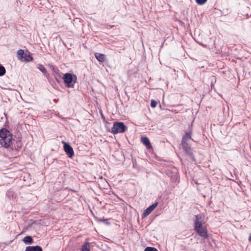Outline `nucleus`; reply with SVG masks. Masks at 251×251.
<instances>
[{"instance_id": "f257e3e1", "label": "nucleus", "mask_w": 251, "mask_h": 251, "mask_svg": "<svg viewBox=\"0 0 251 251\" xmlns=\"http://www.w3.org/2000/svg\"><path fill=\"white\" fill-rule=\"evenodd\" d=\"M204 222L203 218L201 215L195 216L194 220V229L199 236L203 238L208 237L207 231L206 227L204 226Z\"/></svg>"}, {"instance_id": "f03ea898", "label": "nucleus", "mask_w": 251, "mask_h": 251, "mask_svg": "<svg viewBox=\"0 0 251 251\" xmlns=\"http://www.w3.org/2000/svg\"><path fill=\"white\" fill-rule=\"evenodd\" d=\"M12 135L6 129L0 130V144L5 148H8L12 144Z\"/></svg>"}, {"instance_id": "7ed1b4c3", "label": "nucleus", "mask_w": 251, "mask_h": 251, "mask_svg": "<svg viewBox=\"0 0 251 251\" xmlns=\"http://www.w3.org/2000/svg\"><path fill=\"white\" fill-rule=\"evenodd\" d=\"M126 129L127 127L124 125V123L115 122L111 128V132L113 134L123 133Z\"/></svg>"}, {"instance_id": "20e7f679", "label": "nucleus", "mask_w": 251, "mask_h": 251, "mask_svg": "<svg viewBox=\"0 0 251 251\" xmlns=\"http://www.w3.org/2000/svg\"><path fill=\"white\" fill-rule=\"evenodd\" d=\"M65 84L68 87H73L75 81L74 80L73 75L70 73H66L63 77Z\"/></svg>"}, {"instance_id": "39448f33", "label": "nucleus", "mask_w": 251, "mask_h": 251, "mask_svg": "<svg viewBox=\"0 0 251 251\" xmlns=\"http://www.w3.org/2000/svg\"><path fill=\"white\" fill-rule=\"evenodd\" d=\"M62 143L64 145V150L66 154L69 157L72 158L74 155V152L73 148L69 143L64 141H63Z\"/></svg>"}, {"instance_id": "423d86ee", "label": "nucleus", "mask_w": 251, "mask_h": 251, "mask_svg": "<svg viewBox=\"0 0 251 251\" xmlns=\"http://www.w3.org/2000/svg\"><path fill=\"white\" fill-rule=\"evenodd\" d=\"M181 145L183 149L185 151V152L190 156L192 160L195 161V159L193 155L192 149H191L189 143H181Z\"/></svg>"}, {"instance_id": "0eeeda50", "label": "nucleus", "mask_w": 251, "mask_h": 251, "mask_svg": "<svg viewBox=\"0 0 251 251\" xmlns=\"http://www.w3.org/2000/svg\"><path fill=\"white\" fill-rule=\"evenodd\" d=\"M157 205L158 202H156L148 207L146 210H144L142 214V217L144 218L148 216L154 209Z\"/></svg>"}, {"instance_id": "6e6552de", "label": "nucleus", "mask_w": 251, "mask_h": 251, "mask_svg": "<svg viewBox=\"0 0 251 251\" xmlns=\"http://www.w3.org/2000/svg\"><path fill=\"white\" fill-rule=\"evenodd\" d=\"M192 130L190 129L189 131L186 132V133L183 136L182 138L181 143H188V140L192 139Z\"/></svg>"}, {"instance_id": "1a4fd4ad", "label": "nucleus", "mask_w": 251, "mask_h": 251, "mask_svg": "<svg viewBox=\"0 0 251 251\" xmlns=\"http://www.w3.org/2000/svg\"><path fill=\"white\" fill-rule=\"evenodd\" d=\"M48 67L50 68V69L52 71V72L54 73V75H55V77L56 76H60V72L58 69L57 68L55 67L54 66L52 65H49Z\"/></svg>"}, {"instance_id": "9d476101", "label": "nucleus", "mask_w": 251, "mask_h": 251, "mask_svg": "<svg viewBox=\"0 0 251 251\" xmlns=\"http://www.w3.org/2000/svg\"><path fill=\"white\" fill-rule=\"evenodd\" d=\"M141 141L143 144L146 146L148 149H151L152 148L150 141L149 138L147 137H143L141 138Z\"/></svg>"}, {"instance_id": "9b49d317", "label": "nucleus", "mask_w": 251, "mask_h": 251, "mask_svg": "<svg viewBox=\"0 0 251 251\" xmlns=\"http://www.w3.org/2000/svg\"><path fill=\"white\" fill-rule=\"evenodd\" d=\"M25 251H42V249L39 246H28L26 247Z\"/></svg>"}, {"instance_id": "f8f14e48", "label": "nucleus", "mask_w": 251, "mask_h": 251, "mask_svg": "<svg viewBox=\"0 0 251 251\" xmlns=\"http://www.w3.org/2000/svg\"><path fill=\"white\" fill-rule=\"evenodd\" d=\"M95 56L96 59L100 62H103L105 60V55L103 54H101L100 53H96L95 54Z\"/></svg>"}, {"instance_id": "ddd939ff", "label": "nucleus", "mask_w": 251, "mask_h": 251, "mask_svg": "<svg viewBox=\"0 0 251 251\" xmlns=\"http://www.w3.org/2000/svg\"><path fill=\"white\" fill-rule=\"evenodd\" d=\"M25 54V52L24 50H19L17 51V57L19 59L22 61H23V59L24 58V55Z\"/></svg>"}, {"instance_id": "4468645a", "label": "nucleus", "mask_w": 251, "mask_h": 251, "mask_svg": "<svg viewBox=\"0 0 251 251\" xmlns=\"http://www.w3.org/2000/svg\"><path fill=\"white\" fill-rule=\"evenodd\" d=\"M32 60V57L29 54H27L26 53H25L24 55V58L23 59V61H31Z\"/></svg>"}, {"instance_id": "2eb2a0df", "label": "nucleus", "mask_w": 251, "mask_h": 251, "mask_svg": "<svg viewBox=\"0 0 251 251\" xmlns=\"http://www.w3.org/2000/svg\"><path fill=\"white\" fill-rule=\"evenodd\" d=\"M23 241L25 244H32L33 242V240L31 236H27L24 238Z\"/></svg>"}, {"instance_id": "dca6fc26", "label": "nucleus", "mask_w": 251, "mask_h": 251, "mask_svg": "<svg viewBox=\"0 0 251 251\" xmlns=\"http://www.w3.org/2000/svg\"><path fill=\"white\" fill-rule=\"evenodd\" d=\"M82 251H90V246L89 243H85L82 246Z\"/></svg>"}, {"instance_id": "f3484780", "label": "nucleus", "mask_w": 251, "mask_h": 251, "mask_svg": "<svg viewBox=\"0 0 251 251\" xmlns=\"http://www.w3.org/2000/svg\"><path fill=\"white\" fill-rule=\"evenodd\" d=\"M5 68L0 64V76H2L5 74Z\"/></svg>"}, {"instance_id": "a211bd4d", "label": "nucleus", "mask_w": 251, "mask_h": 251, "mask_svg": "<svg viewBox=\"0 0 251 251\" xmlns=\"http://www.w3.org/2000/svg\"><path fill=\"white\" fill-rule=\"evenodd\" d=\"M38 68L43 73H45L46 72V70L45 68L41 64L38 65Z\"/></svg>"}, {"instance_id": "6ab92c4d", "label": "nucleus", "mask_w": 251, "mask_h": 251, "mask_svg": "<svg viewBox=\"0 0 251 251\" xmlns=\"http://www.w3.org/2000/svg\"><path fill=\"white\" fill-rule=\"evenodd\" d=\"M144 251H158V250L155 248L148 247L145 248Z\"/></svg>"}, {"instance_id": "aec40b11", "label": "nucleus", "mask_w": 251, "mask_h": 251, "mask_svg": "<svg viewBox=\"0 0 251 251\" xmlns=\"http://www.w3.org/2000/svg\"><path fill=\"white\" fill-rule=\"evenodd\" d=\"M195 1L197 4L203 5L207 1V0H195Z\"/></svg>"}, {"instance_id": "412c9836", "label": "nucleus", "mask_w": 251, "mask_h": 251, "mask_svg": "<svg viewBox=\"0 0 251 251\" xmlns=\"http://www.w3.org/2000/svg\"><path fill=\"white\" fill-rule=\"evenodd\" d=\"M157 105V102L155 101L154 100H151V106L152 108H154L156 107Z\"/></svg>"}, {"instance_id": "4be33fe9", "label": "nucleus", "mask_w": 251, "mask_h": 251, "mask_svg": "<svg viewBox=\"0 0 251 251\" xmlns=\"http://www.w3.org/2000/svg\"><path fill=\"white\" fill-rule=\"evenodd\" d=\"M102 222H103V223H104L106 225H109V223L108 222L107 220L103 219L102 220Z\"/></svg>"}, {"instance_id": "5701e85b", "label": "nucleus", "mask_w": 251, "mask_h": 251, "mask_svg": "<svg viewBox=\"0 0 251 251\" xmlns=\"http://www.w3.org/2000/svg\"><path fill=\"white\" fill-rule=\"evenodd\" d=\"M249 240L250 241H251V235L250 236V238H249Z\"/></svg>"}, {"instance_id": "b1692460", "label": "nucleus", "mask_w": 251, "mask_h": 251, "mask_svg": "<svg viewBox=\"0 0 251 251\" xmlns=\"http://www.w3.org/2000/svg\"><path fill=\"white\" fill-rule=\"evenodd\" d=\"M74 76L75 77V79L76 80V77L75 75H74Z\"/></svg>"}]
</instances>
